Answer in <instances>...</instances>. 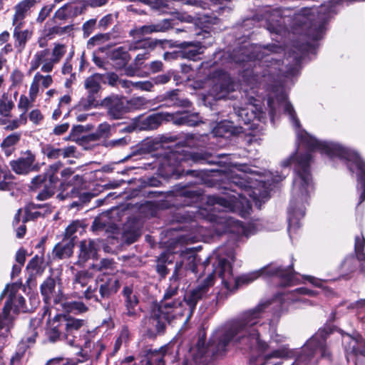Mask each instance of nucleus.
I'll return each instance as SVG.
<instances>
[{
    "label": "nucleus",
    "mask_w": 365,
    "mask_h": 365,
    "mask_svg": "<svg viewBox=\"0 0 365 365\" xmlns=\"http://www.w3.org/2000/svg\"><path fill=\"white\" fill-rule=\"evenodd\" d=\"M62 166L63 164L61 162H56L50 165L48 168L44 173L40 174L39 175L45 176V178L49 180L50 182L57 183L58 181V178L56 175V173L58 172V170L61 169Z\"/></svg>",
    "instance_id": "49530a36"
},
{
    "label": "nucleus",
    "mask_w": 365,
    "mask_h": 365,
    "mask_svg": "<svg viewBox=\"0 0 365 365\" xmlns=\"http://www.w3.org/2000/svg\"><path fill=\"white\" fill-rule=\"evenodd\" d=\"M200 138L202 139V142H205V140L207 138V135H201L200 136L195 135V134H190L187 136V143L190 146H195L199 147L202 145V143L200 140Z\"/></svg>",
    "instance_id": "13d9d810"
},
{
    "label": "nucleus",
    "mask_w": 365,
    "mask_h": 365,
    "mask_svg": "<svg viewBox=\"0 0 365 365\" xmlns=\"http://www.w3.org/2000/svg\"><path fill=\"white\" fill-rule=\"evenodd\" d=\"M84 325L85 321L83 319L56 314L48 320L46 334L51 341L64 340L71 346L80 347V333Z\"/></svg>",
    "instance_id": "0eeeda50"
},
{
    "label": "nucleus",
    "mask_w": 365,
    "mask_h": 365,
    "mask_svg": "<svg viewBox=\"0 0 365 365\" xmlns=\"http://www.w3.org/2000/svg\"><path fill=\"white\" fill-rule=\"evenodd\" d=\"M21 135L18 133H14L8 135L2 142L3 147H11L16 144L20 140Z\"/></svg>",
    "instance_id": "680f3d73"
},
{
    "label": "nucleus",
    "mask_w": 365,
    "mask_h": 365,
    "mask_svg": "<svg viewBox=\"0 0 365 365\" xmlns=\"http://www.w3.org/2000/svg\"><path fill=\"white\" fill-rule=\"evenodd\" d=\"M62 306L68 312L81 314L88 311L86 305L80 301L66 302L62 304Z\"/></svg>",
    "instance_id": "c03bdc74"
},
{
    "label": "nucleus",
    "mask_w": 365,
    "mask_h": 365,
    "mask_svg": "<svg viewBox=\"0 0 365 365\" xmlns=\"http://www.w3.org/2000/svg\"><path fill=\"white\" fill-rule=\"evenodd\" d=\"M294 48L295 50L289 53V57L293 58V64L284 72L285 73V76L295 75L302 58L306 53H308L312 50L314 49V45L311 42L307 41L306 43L294 46Z\"/></svg>",
    "instance_id": "b1692460"
},
{
    "label": "nucleus",
    "mask_w": 365,
    "mask_h": 365,
    "mask_svg": "<svg viewBox=\"0 0 365 365\" xmlns=\"http://www.w3.org/2000/svg\"><path fill=\"white\" fill-rule=\"evenodd\" d=\"M172 28L171 21L169 19H163L156 24L144 25L139 27H135L129 32L130 36L135 38H140L148 34L156 32H165Z\"/></svg>",
    "instance_id": "5701e85b"
},
{
    "label": "nucleus",
    "mask_w": 365,
    "mask_h": 365,
    "mask_svg": "<svg viewBox=\"0 0 365 365\" xmlns=\"http://www.w3.org/2000/svg\"><path fill=\"white\" fill-rule=\"evenodd\" d=\"M150 101L143 96L133 97L127 101L129 108L141 110L146 108Z\"/></svg>",
    "instance_id": "de8ad7c7"
},
{
    "label": "nucleus",
    "mask_w": 365,
    "mask_h": 365,
    "mask_svg": "<svg viewBox=\"0 0 365 365\" xmlns=\"http://www.w3.org/2000/svg\"><path fill=\"white\" fill-rule=\"evenodd\" d=\"M240 193H237V195H233L227 197H213L209 199V202L213 204V211H217L219 212L218 215H212L217 225L221 227L217 228V231L235 234L239 237H248L259 230V220L244 225L240 221L235 220L233 217L226 214L227 212L231 211L238 213L242 217L239 212L234 210L232 207L233 200L240 199ZM250 210H251V209ZM249 212H250V211H249ZM249 215L250 213L245 216H242V217H246Z\"/></svg>",
    "instance_id": "423d86ee"
},
{
    "label": "nucleus",
    "mask_w": 365,
    "mask_h": 365,
    "mask_svg": "<svg viewBox=\"0 0 365 365\" xmlns=\"http://www.w3.org/2000/svg\"><path fill=\"white\" fill-rule=\"evenodd\" d=\"M45 176L36 175L31 182L30 188L33 191L39 190L36 195L38 200H46L51 197L56 192V182H50Z\"/></svg>",
    "instance_id": "dca6fc26"
},
{
    "label": "nucleus",
    "mask_w": 365,
    "mask_h": 365,
    "mask_svg": "<svg viewBox=\"0 0 365 365\" xmlns=\"http://www.w3.org/2000/svg\"><path fill=\"white\" fill-rule=\"evenodd\" d=\"M279 300L259 302L256 307L242 312L237 317L225 322L212 331L208 343L205 334L200 336L195 346L190 348L182 365H208L213 356L225 354L234 343L244 349L265 351L268 344L260 338L270 324L262 320L270 307L279 305Z\"/></svg>",
    "instance_id": "f03ea898"
},
{
    "label": "nucleus",
    "mask_w": 365,
    "mask_h": 365,
    "mask_svg": "<svg viewBox=\"0 0 365 365\" xmlns=\"http://www.w3.org/2000/svg\"><path fill=\"white\" fill-rule=\"evenodd\" d=\"M43 153L50 160H56L61 157V148L52 145H46L43 148Z\"/></svg>",
    "instance_id": "09e8293b"
},
{
    "label": "nucleus",
    "mask_w": 365,
    "mask_h": 365,
    "mask_svg": "<svg viewBox=\"0 0 365 365\" xmlns=\"http://www.w3.org/2000/svg\"><path fill=\"white\" fill-rule=\"evenodd\" d=\"M110 59L115 61V67L121 68L130 61V56L124 47H118L114 49L110 54Z\"/></svg>",
    "instance_id": "c9c22d12"
},
{
    "label": "nucleus",
    "mask_w": 365,
    "mask_h": 365,
    "mask_svg": "<svg viewBox=\"0 0 365 365\" xmlns=\"http://www.w3.org/2000/svg\"><path fill=\"white\" fill-rule=\"evenodd\" d=\"M178 90H173L168 91L163 95H161L157 98L158 101H168V105L177 106H189L190 101L187 99L180 100L178 93Z\"/></svg>",
    "instance_id": "e433bc0d"
},
{
    "label": "nucleus",
    "mask_w": 365,
    "mask_h": 365,
    "mask_svg": "<svg viewBox=\"0 0 365 365\" xmlns=\"http://www.w3.org/2000/svg\"><path fill=\"white\" fill-rule=\"evenodd\" d=\"M365 245V239L363 235L355 237V252L359 260L365 259V253L363 252Z\"/></svg>",
    "instance_id": "8fccbe9b"
},
{
    "label": "nucleus",
    "mask_w": 365,
    "mask_h": 365,
    "mask_svg": "<svg viewBox=\"0 0 365 365\" xmlns=\"http://www.w3.org/2000/svg\"><path fill=\"white\" fill-rule=\"evenodd\" d=\"M103 75L95 73L88 77L84 82V87L87 91L88 96L81 98L80 106L86 110L97 107L98 103V93L101 88V83L103 81Z\"/></svg>",
    "instance_id": "ddd939ff"
},
{
    "label": "nucleus",
    "mask_w": 365,
    "mask_h": 365,
    "mask_svg": "<svg viewBox=\"0 0 365 365\" xmlns=\"http://www.w3.org/2000/svg\"><path fill=\"white\" fill-rule=\"evenodd\" d=\"M93 278V274L88 270L74 272L72 279L73 294L81 299L84 298L87 300L100 302L98 295L96 294V287L90 284Z\"/></svg>",
    "instance_id": "f8f14e48"
},
{
    "label": "nucleus",
    "mask_w": 365,
    "mask_h": 365,
    "mask_svg": "<svg viewBox=\"0 0 365 365\" xmlns=\"http://www.w3.org/2000/svg\"><path fill=\"white\" fill-rule=\"evenodd\" d=\"M235 261L233 253L222 254V251L213 253L210 256L212 272H215L221 279V287L215 289L216 303L227 298L228 294L238 288L242 284H247L257 279L259 276L266 277H277L281 281L283 287L294 284L295 273L292 268L284 269L277 264L272 263L261 269L235 277L232 263Z\"/></svg>",
    "instance_id": "7ed1b4c3"
},
{
    "label": "nucleus",
    "mask_w": 365,
    "mask_h": 365,
    "mask_svg": "<svg viewBox=\"0 0 365 365\" xmlns=\"http://www.w3.org/2000/svg\"><path fill=\"white\" fill-rule=\"evenodd\" d=\"M265 18L267 29L270 33L283 35L288 31L285 24L289 21V19L282 17L279 9L267 11Z\"/></svg>",
    "instance_id": "a211bd4d"
},
{
    "label": "nucleus",
    "mask_w": 365,
    "mask_h": 365,
    "mask_svg": "<svg viewBox=\"0 0 365 365\" xmlns=\"http://www.w3.org/2000/svg\"><path fill=\"white\" fill-rule=\"evenodd\" d=\"M175 277V275L170 277V284L165 290L163 299L153 306L150 315L142 321V326L151 334H163L168 324L183 316L186 312L182 300L173 299L179 292L180 282Z\"/></svg>",
    "instance_id": "39448f33"
},
{
    "label": "nucleus",
    "mask_w": 365,
    "mask_h": 365,
    "mask_svg": "<svg viewBox=\"0 0 365 365\" xmlns=\"http://www.w3.org/2000/svg\"><path fill=\"white\" fill-rule=\"evenodd\" d=\"M167 253L162 254L158 259L156 270L158 273L163 277H165L168 273V270L165 265V260L167 259Z\"/></svg>",
    "instance_id": "6e6d98bb"
},
{
    "label": "nucleus",
    "mask_w": 365,
    "mask_h": 365,
    "mask_svg": "<svg viewBox=\"0 0 365 365\" xmlns=\"http://www.w3.org/2000/svg\"><path fill=\"white\" fill-rule=\"evenodd\" d=\"M10 180V173L7 169L0 168V190L8 189Z\"/></svg>",
    "instance_id": "4d7b16f0"
},
{
    "label": "nucleus",
    "mask_w": 365,
    "mask_h": 365,
    "mask_svg": "<svg viewBox=\"0 0 365 365\" xmlns=\"http://www.w3.org/2000/svg\"><path fill=\"white\" fill-rule=\"evenodd\" d=\"M71 4H65L58 9L55 13V17L59 20H63L69 17L72 11Z\"/></svg>",
    "instance_id": "5fc2aeb1"
},
{
    "label": "nucleus",
    "mask_w": 365,
    "mask_h": 365,
    "mask_svg": "<svg viewBox=\"0 0 365 365\" xmlns=\"http://www.w3.org/2000/svg\"><path fill=\"white\" fill-rule=\"evenodd\" d=\"M236 84L231 77L226 73H223L219 79L218 84L215 85L216 89L219 87L222 92L229 93L235 91Z\"/></svg>",
    "instance_id": "a19ab883"
},
{
    "label": "nucleus",
    "mask_w": 365,
    "mask_h": 365,
    "mask_svg": "<svg viewBox=\"0 0 365 365\" xmlns=\"http://www.w3.org/2000/svg\"><path fill=\"white\" fill-rule=\"evenodd\" d=\"M26 269L29 273L28 282L31 281L38 275H41L43 272L42 267V259L38 256H34L27 264Z\"/></svg>",
    "instance_id": "4c0bfd02"
},
{
    "label": "nucleus",
    "mask_w": 365,
    "mask_h": 365,
    "mask_svg": "<svg viewBox=\"0 0 365 365\" xmlns=\"http://www.w3.org/2000/svg\"><path fill=\"white\" fill-rule=\"evenodd\" d=\"M11 117L4 118V123H0V125H4V128L9 130L17 129L22 125L27 123V115L24 113L19 115L18 118L11 120Z\"/></svg>",
    "instance_id": "ea45409f"
},
{
    "label": "nucleus",
    "mask_w": 365,
    "mask_h": 365,
    "mask_svg": "<svg viewBox=\"0 0 365 365\" xmlns=\"http://www.w3.org/2000/svg\"><path fill=\"white\" fill-rule=\"evenodd\" d=\"M123 294L125 297V306L126 312L125 314L131 318H136L139 316L140 308L138 307V299L133 293V288L125 286L123 289Z\"/></svg>",
    "instance_id": "cd10ccee"
},
{
    "label": "nucleus",
    "mask_w": 365,
    "mask_h": 365,
    "mask_svg": "<svg viewBox=\"0 0 365 365\" xmlns=\"http://www.w3.org/2000/svg\"><path fill=\"white\" fill-rule=\"evenodd\" d=\"M34 101L35 100H31L29 96L21 95L18 103V108L23 111L22 113L26 115V112L33 106Z\"/></svg>",
    "instance_id": "603ef678"
},
{
    "label": "nucleus",
    "mask_w": 365,
    "mask_h": 365,
    "mask_svg": "<svg viewBox=\"0 0 365 365\" xmlns=\"http://www.w3.org/2000/svg\"><path fill=\"white\" fill-rule=\"evenodd\" d=\"M15 289L16 286L12 285L9 297L4 306L3 312L0 314V331L4 329L2 334L8 333L11 327L13 321L11 312L14 314L25 312V299L22 296L16 294Z\"/></svg>",
    "instance_id": "9b49d317"
},
{
    "label": "nucleus",
    "mask_w": 365,
    "mask_h": 365,
    "mask_svg": "<svg viewBox=\"0 0 365 365\" xmlns=\"http://www.w3.org/2000/svg\"><path fill=\"white\" fill-rule=\"evenodd\" d=\"M34 76L43 88L49 87L53 83L52 76L50 75L43 76L39 72H37Z\"/></svg>",
    "instance_id": "e2e57ef3"
},
{
    "label": "nucleus",
    "mask_w": 365,
    "mask_h": 365,
    "mask_svg": "<svg viewBox=\"0 0 365 365\" xmlns=\"http://www.w3.org/2000/svg\"><path fill=\"white\" fill-rule=\"evenodd\" d=\"M11 117L4 118V123H0V125H4V128L9 130L17 129L22 125L27 123V115L24 113L19 115L18 118L11 120Z\"/></svg>",
    "instance_id": "58836bf2"
},
{
    "label": "nucleus",
    "mask_w": 365,
    "mask_h": 365,
    "mask_svg": "<svg viewBox=\"0 0 365 365\" xmlns=\"http://www.w3.org/2000/svg\"><path fill=\"white\" fill-rule=\"evenodd\" d=\"M35 161V155L28 150L17 160L11 161L10 165L16 174L26 175L30 172L38 170L39 165Z\"/></svg>",
    "instance_id": "f3484780"
},
{
    "label": "nucleus",
    "mask_w": 365,
    "mask_h": 365,
    "mask_svg": "<svg viewBox=\"0 0 365 365\" xmlns=\"http://www.w3.org/2000/svg\"><path fill=\"white\" fill-rule=\"evenodd\" d=\"M331 333L329 327L319 329L302 347L300 354L292 365H314L317 362V352L322 357H329L330 352L327 347L326 340Z\"/></svg>",
    "instance_id": "6e6552de"
},
{
    "label": "nucleus",
    "mask_w": 365,
    "mask_h": 365,
    "mask_svg": "<svg viewBox=\"0 0 365 365\" xmlns=\"http://www.w3.org/2000/svg\"><path fill=\"white\" fill-rule=\"evenodd\" d=\"M317 294L315 291L300 287L295 289L290 294H287V299L292 304L295 305L296 308H304L307 306L314 305L315 303L307 299L305 296L314 297Z\"/></svg>",
    "instance_id": "393cba45"
},
{
    "label": "nucleus",
    "mask_w": 365,
    "mask_h": 365,
    "mask_svg": "<svg viewBox=\"0 0 365 365\" xmlns=\"http://www.w3.org/2000/svg\"><path fill=\"white\" fill-rule=\"evenodd\" d=\"M187 271L184 268L183 264H179L178 262L175 264V270L172 276L175 275V279L180 282V280L183 279L187 275Z\"/></svg>",
    "instance_id": "774afa93"
},
{
    "label": "nucleus",
    "mask_w": 365,
    "mask_h": 365,
    "mask_svg": "<svg viewBox=\"0 0 365 365\" xmlns=\"http://www.w3.org/2000/svg\"><path fill=\"white\" fill-rule=\"evenodd\" d=\"M84 184L82 176L76 175L71 180L61 183V192L57 195L60 200H64L66 197H77L81 195V190Z\"/></svg>",
    "instance_id": "412c9836"
},
{
    "label": "nucleus",
    "mask_w": 365,
    "mask_h": 365,
    "mask_svg": "<svg viewBox=\"0 0 365 365\" xmlns=\"http://www.w3.org/2000/svg\"><path fill=\"white\" fill-rule=\"evenodd\" d=\"M201 122L198 114L197 113H182L175 120V123L179 125H185L188 126H195Z\"/></svg>",
    "instance_id": "79ce46f5"
},
{
    "label": "nucleus",
    "mask_w": 365,
    "mask_h": 365,
    "mask_svg": "<svg viewBox=\"0 0 365 365\" xmlns=\"http://www.w3.org/2000/svg\"><path fill=\"white\" fill-rule=\"evenodd\" d=\"M40 89V83L37 81L35 76H34L32 82L31 83L29 96L31 100H36Z\"/></svg>",
    "instance_id": "0e129e2a"
},
{
    "label": "nucleus",
    "mask_w": 365,
    "mask_h": 365,
    "mask_svg": "<svg viewBox=\"0 0 365 365\" xmlns=\"http://www.w3.org/2000/svg\"><path fill=\"white\" fill-rule=\"evenodd\" d=\"M41 324V318L31 319L30 321V332L25 339H22L17 346L15 354L10 359V365H20L22 359L24 358L26 350L29 349L30 344L35 342L36 337L38 334V327Z\"/></svg>",
    "instance_id": "2eb2a0df"
},
{
    "label": "nucleus",
    "mask_w": 365,
    "mask_h": 365,
    "mask_svg": "<svg viewBox=\"0 0 365 365\" xmlns=\"http://www.w3.org/2000/svg\"><path fill=\"white\" fill-rule=\"evenodd\" d=\"M167 348L161 347L158 350H149L147 351L145 359L142 361L143 365H165L164 357Z\"/></svg>",
    "instance_id": "2f4dec72"
},
{
    "label": "nucleus",
    "mask_w": 365,
    "mask_h": 365,
    "mask_svg": "<svg viewBox=\"0 0 365 365\" xmlns=\"http://www.w3.org/2000/svg\"><path fill=\"white\" fill-rule=\"evenodd\" d=\"M178 48L180 58H186L197 61L199 56L203 53L205 46L200 41H183L179 43Z\"/></svg>",
    "instance_id": "a878e982"
},
{
    "label": "nucleus",
    "mask_w": 365,
    "mask_h": 365,
    "mask_svg": "<svg viewBox=\"0 0 365 365\" xmlns=\"http://www.w3.org/2000/svg\"><path fill=\"white\" fill-rule=\"evenodd\" d=\"M13 26L14 46L18 53H21L24 50L27 42L31 39L33 32L29 29L22 30L24 25L13 24Z\"/></svg>",
    "instance_id": "c756f323"
},
{
    "label": "nucleus",
    "mask_w": 365,
    "mask_h": 365,
    "mask_svg": "<svg viewBox=\"0 0 365 365\" xmlns=\"http://www.w3.org/2000/svg\"><path fill=\"white\" fill-rule=\"evenodd\" d=\"M200 21L204 24V29L201 32L197 33V36H202L203 39L207 38L212 39L211 33L215 32L217 29L215 26L219 23L220 19L215 16L204 15L203 17L200 18Z\"/></svg>",
    "instance_id": "f704fd0d"
},
{
    "label": "nucleus",
    "mask_w": 365,
    "mask_h": 365,
    "mask_svg": "<svg viewBox=\"0 0 365 365\" xmlns=\"http://www.w3.org/2000/svg\"><path fill=\"white\" fill-rule=\"evenodd\" d=\"M72 252V246L68 243H58L53 250V256L58 259L69 257Z\"/></svg>",
    "instance_id": "37998d69"
},
{
    "label": "nucleus",
    "mask_w": 365,
    "mask_h": 365,
    "mask_svg": "<svg viewBox=\"0 0 365 365\" xmlns=\"http://www.w3.org/2000/svg\"><path fill=\"white\" fill-rule=\"evenodd\" d=\"M120 287L118 277L113 274L103 273L95 279L93 287L98 289L100 302L101 299H108L115 295Z\"/></svg>",
    "instance_id": "4468645a"
},
{
    "label": "nucleus",
    "mask_w": 365,
    "mask_h": 365,
    "mask_svg": "<svg viewBox=\"0 0 365 365\" xmlns=\"http://www.w3.org/2000/svg\"><path fill=\"white\" fill-rule=\"evenodd\" d=\"M312 155L309 153L297 156H289L281 163L284 170L280 175H273L271 173V182L269 179L263 180L261 176L255 174L252 170L245 165H240L237 170L240 173L232 177V182L238 186L242 192L240 199L233 200L232 209L239 212L242 216L249 213L251 204L247 197H250L256 205L264 202L269 197V187L272 183L283 180L289 173L286 170L292 164L294 165V178L292 187V197L288 210L289 232L291 235L300 227V220L304 216V202L307 201L309 193L313 190L312 178L309 170Z\"/></svg>",
    "instance_id": "f257e3e1"
},
{
    "label": "nucleus",
    "mask_w": 365,
    "mask_h": 365,
    "mask_svg": "<svg viewBox=\"0 0 365 365\" xmlns=\"http://www.w3.org/2000/svg\"><path fill=\"white\" fill-rule=\"evenodd\" d=\"M205 274L206 276L198 282V284L192 289L186 292L183 298L184 309H186L184 315H187L189 319L192 315L198 302L208 294L210 287L214 284V279L217 274L212 272L210 257L203 263Z\"/></svg>",
    "instance_id": "1a4fd4ad"
},
{
    "label": "nucleus",
    "mask_w": 365,
    "mask_h": 365,
    "mask_svg": "<svg viewBox=\"0 0 365 365\" xmlns=\"http://www.w3.org/2000/svg\"><path fill=\"white\" fill-rule=\"evenodd\" d=\"M66 53V47L61 43H55L51 52L48 48L36 51L30 62L29 72L41 70L44 73L53 71L54 65L58 63Z\"/></svg>",
    "instance_id": "9d476101"
},
{
    "label": "nucleus",
    "mask_w": 365,
    "mask_h": 365,
    "mask_svg": "<svg viewBox=\"0 0 365 365\" xmlns=\"http://www.w3.org/2000/svg\"><path fill=\"white\" fill-rule=\"evenodd\" d=\"M164 120L162 113H154L147 117L138 116L133 119V128L128 127L129 131L133 130H151L157 129Z\"/></svg>",
    "instance_id": "4be33fe9"
},
{
    "label": "nucleus",
    "mask_w": 365,
    "mask_h": 365,
    "mask_svg": "<svg viewBox=\"0 0 365 365\" xmlns=\"http://www.w3.org/2000/svg\"><path fill=\"white\" fill-rule=\"evenodd\" d=\"M101 105L107 110L108 116L112 119H120L128 112L123 100L118 96L105 98Z\"/></svg>",
    "instance_id": "aec40b11"
},
{
    "label": "nucleus",
    "mask_w": 365,
    "mask_h": 365,
    "mask_svg": "<svg viewBox=\"0 0 365 365\" xmlns=\"http://www.w3.org/2000/svg\"><path fill=\"white\" fill-rule=\"evenodd\" d=\"M182 260L178 262L183 264L184 268L187 271L192 273L197 272V256L194 254H185L182 255Z\"/></svg>",
    "instance_id": "a18cd8bd"
},
{
    "label": "nucleus",
    "mask_w": 365,
    "mask_h": 365,
    "mask_svg": "<svg viewBox=\"0 0 365 365\" xmlns=\"http://www.w3.org/2000/svg\"><path fill=\"white\" fill-rule=\"evenodd\" d=\"M154 87L152 78L148 81H135L134 88L143 91H152Z\"/></svg>",
    "instance_id": "bf43d9fd"
},
{
    "label": "nucleus",
    "mask_w": 365,
    "mask_h": 365,
    "mask_svg": "<svg viewBox=\"0 0 365 365\" xmlns=\"http://www.w3.org/2000/svg\"><path fill=\"white\" fill-rule=\"evenodd\" d=\"M56 281L52 277H48L41 285V293L46 304H49L53 299L54 303H58L57 297H54Z\"/></svg>",
    "instance_id": "473e14b6"
},
{
    "label": "nucleus",
    "mask_w": 365,
    "mask_h": 365,
    "mask_svg": "<svg viewBox=\"0 0 365 365\" xmlns=\"http://www.w3.org/2000/svg\"><path fill=\"white\" fill-rule=\"evenodd\" d=\"M36 0H22L14 6V15L12 24H24V19L29 14L31 9L36 4Z\"/></svg>",
    "instance_id": "c85d7f7f"
},
{
    "label": "nucleus",
    "mask_w": 365,
    "mask_h": 365,
    "mask_svg": "<svg viewBox=\"0 0 365 365\" xmlns=\"http://www.w3.org/2000/svg\"><path fill=\"white\" fill-rule=\"evenodd\" d=\"M292 351L287 345H284L269 354L257 357H251L250 364V365H266L272 359L288 358L292 356Z\"/></svg>",
    "instance_id": "bb28decb"
},
{
    "label": "nucleus",
    "mask_w": 365,
    "mask_h": 365,
    "mask_svg": "<svg viewBox=\"0 0 365 365\" xmlns=\"http://www.w3.org/2000/svg\"><path fill=\"white\" fill-rule=\"evenodd\" d=\"M113 261L109 259H103L99 264L93 265V267L98 271H103L105 269H113Z\"/></svg>",
    "instance_id": "338daca9"
},
{
    "label": "nucleus",
    "mask_w": 365,
    "mask_h": 365,
    "mask_svg": "<svg viewBox=\"0 0 365 365\" xmlns=\"http://www.w3.org/2000/svg\"><path fill=\"white\" fill-rule=\"evenodd\" d=\"M256 101H255V102ZM236 114L238 120L244 124H249L255 120L264 122L266 118L265 113L255 103H250L245 107L239 108L236 110Z\"/></svg>",
    "instance_id": "6ab92c4d"
},
{
    "label": "nucleus",
    "mask_w": 365,
    "mask_h": 365,
    "mask_svg": "<svg viewBox=\"0 0 365 365\" xmlns=\"http://www.w3.org/2000/svg\"><path fill=\"white\" fill-rule=\"evenodd\" d=\"M83 227L80 221L76 220L72 222L66 229L65 235L67 237L71 238L74 237V235L79 232L83 231Z\"/></svg>",
    "instance_id": "3c124183"
},
{
    "label": "nucleus",
    "mask_w": 365,
    "mask_h": 365,
    "mask_svg": "<svg viewBox=\"0 0 365 365\" xmlns=\"http://www.w3.org/2000/svg\"><path fill=\"white\" fill-rule=\"evenodd\" d=\"M97 254V245L94 240H85L80 243L79 259L82 263L90 258H93Z\"/></svg>",
    "instance_id": "7c9ffc66"
},
{
    "label": "nucleus",
    "mask_w": 365,
    "mask_h": 365,
    "mask_svg": "<svg viewBox=\"0 0 365 365\" xmlns=\"http://www.w3.org/2000/svg\"><path fill=\"white\" fill-rule=\"evenodd\" d=\"M130 141L129 136H125L119 139L112 140L106 143L107 147L120 148L127 145Z\"/></svg>",
    "instance_id": "052dcab7"
},
{
    "label": "nucleus",
    "mask_w": 365,
    "mask_h": 365,
    "mask_svg": "<svg viewBox=\"0 0 365 365\" xmlns=\"http://www.w3.org/2000/svg\"><path fill=\"white\" fill-rule=\"evenodd\" d=\"M283 51L282 47L275 43L267 46L251 44L240 48L234 61L237 63H247L244 76H251L255 83L261 85L283 72L281 61L276 57Z\"/></svg>",
    "instance_id": "20e7f679"
},
{
    "label": "nucleus",
    "mask_w": 365,
    "mask_h": 365,
    "mask_svg": "<svg viewBox=\"0 0 365 365\" xmlns=\"http://www.w3.org/2000/svg\"><path fill=\"white\" fill-rule=\"evenodd\" d=\"M14 108V102L8 93L0 96V123H4V118L11 117V110Z\"/></svg>",
    "instance_id": "72a5a7b5"
},
{
    "label": "nucleus",
    "mask_w": 365,
    "mask_h": 365,
    "mask_svg": "<svg viewBox=\"0 0 365 365\" xmlns=\"http://www.w3.org/2000/svg\"><path fill=\"white\" fill-rule=\"evenodd\" d=\"M108 39L107 34H98L91 37L87 42V48L88 49L93 48L97 45H100Z\"/></svg>",
    "instance_id": "864d4df0"
},
{
    "label": "nucleus",
    "mask_w": 365,
    "mask_h": 365,
    "mask_svg": "<svg viewBox=\"0 0 365 365\" xmlns=\"http://www.w3.org/2000/svg\"><path fill=\"white\" fill-rule=\"evenodd\" d=\"M96 24V19H92L86 21L82 26L83 36L87 38L93 32Z\"/></svg>",
    "instance_id": "69168bd1"
}]
</instances>
